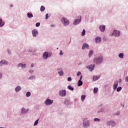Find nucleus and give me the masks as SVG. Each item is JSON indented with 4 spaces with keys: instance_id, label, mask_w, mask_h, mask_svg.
<instances>
[{
    "instance_id": "f257e3e1",
    "label": "nucleus",
    "mask_w": 128,
    "mask_h": 128,
    "mask_svg": "<svg viewBox=\"0 0 128 128\" xmlns=\"http://www.w3.org/2000/svg\"><path fill=\"white\" fill-rule=\"evenodd\" d=\"M102 60L103 57L102 56H100L98 58H96L94 60V62L97 64H99L102 62Z\"/></svg>"
},
{
    "instance_id": "f03ea898",
    "label": "nucleus",
    "mask_w": 128,
    "mask_h": 128,
    "mask_svg": "<svg viewBox=\"0 0 128 128\" xmlns=\"http://www.w3.org/2000/svg\"><path fill=\"white\" fill-rule=\"evenodd\" d=\"M62 22L63 23V24L64 25V26H68L69 24V20L66 19V18H63L62 20Z\"/></svg>"
},
{
    "instance_id": "7ed1b4c3",
    "label": "nucleus",
    "mask_w": 128,
    "mask_h": 128,
    "mask_svg": "<svg viewBox=\"0 0 128 128\" xmlns=\"http://www.w3.org/2000/svg\"><path fill=\"white\" fill-rule=\"evenodd\" d=\"M54 100H50V99H47L45 102L46 106H50L53 103Z\"/></svg>"
},
{
    "instance_id": "20e7f679",
    "label": "nucleus",
    "mask_w": 128,
    "mask_h": 128,
    "mask_svg": "<svg viewBox=\"0 0 128 128\" xmlns=\"http://www.w3.org/2000/svg\"><path fill=\"white\" fill-rule=\"evenodd\" d=\"M59 94L60 96H65L66 95V90H62L60 91Z\"/></svg>"
},
{
    "instance_id": "39448f33",
    "label": "nucleus",
    "mask_w": 128,
    "mask_h": 128,
    "mask_svg": "<svg viewBox=\"0 0 128 128\" xmlns=\"http://www.w3.org/2000/svg\"><path fill=\"white\" fill-rule=\"evenodd\" d=\"M107 124L109 126H114L116 125V123L114 121H109L107 122Z\"/></svg>"
},
{
    "instance_id": "423d86ee",
    "label": "nucleus",
    "mask_w": 128,
    "mask_h": 128,
    "mask_svg": "<svg viewBox=\"0 0 128 128\" xmlns=\"http://www.w3.org/2000/svg\"><path fill=\"white\" fill-rule=\"evenodd\" d=\"M113 35L115 36H118L120 35V31L115 30L113 32Z\"/></svg>"
},
{
    "instance_id": "0eeeda50",
    "label": "nucleus",
    "mask_w": 128,
    "mask_h": 128,
    "mask_svg": "<svg viewBox=\"0 0 128 128\" xmlns=\"http://www.w3.org/2000/svg\"><path fill=\"white\" fill-rule=\"evenodd\" d=\"M32 36L36 37L38 34V32L36 30H32Z\"/></svg>"
},
{
    "instance_id": "6e6552de",
    "label": "nucleus",
    "mask_w": 128,
    "mask_h": 128,
    "mask_svg": "<svg viewBox=\"0 0 128 128\" xmlns=\"http://www.w3.org/2000/svg\"><path fill=\"white\" fill-rule=\"evenodd\" d=\"M100 30L102 32H104L106 29V26L104 25H101L100 27Z\"/></svg>"
},
{
    "instance_id": "1a4fd4ad",
    "label": "nucleus",
    "mask_w": 128,
    "mask_h": 128,
    "mask_svg": "<svg viewBox=\"0 0 128 128\" xmlns=\"http://www.w3.org/2000/svg\"><path fill=\"white\" fill-rule=\"evenodd\" d=\"M8 64V62L5 60H2L0 62V66H2L4 64Z\"/></svg>"
},
{
    "instance_id": "9d476101",
    "label": "nucleus",
    "mask_w": 128,
    "mask_h": 128,
    "mask_svg": "<svg viewBox=\"0 0 128 128\" xmlns=\"http://www.w3.org/2000/svg\"><path fill=\"white\" fill-rule=\"evenodd\" d=\"M90 125V122H88V120L87 121H84V128H86V126H88Z\"/></svg>"
},
{
    "instance_id": "9b49d317",
    "label": "nucleus",
    "mask_w": 128,
    "mask_h": 128,
    "mask_svg": "<svg viewBox=\"0 0 128 128\" xmlns=\"http://www.w3.org/2000/svg\"><path fill=\"white\" fill-rule=\"evenodd\" d=\"M28 112V109H24V108H22L21 112L22 114H26Z\"/></svg>"
},
{
    "instance_id": "f8f14e48",
    "label": "nucleus",
    "mask_w": 128,
    "mask_h": 128,
    "mask_svg": "<svg viewBox=\"0 0 128 128\" xmlns=\"http://www.w3.org/2000/svg\"><path fill=\"white\" fill-rule=\"evenodd\" d=\"M48 52H45L44 54L43 58L44 59H47L48 58Z\"/></svg>"
},
{
    "instance_id": "ddd939ff",
    "label": "nucleus",
    "mask_w": 128,
    "mask_h": 128,
    "mask_svg": "<svg viewBox=\"0 0 128 128\" xmlns=\"http://www.w3.org/2000/svg\"><path fill=\"white\" fill-rule=\"evenodd\" d=\"M96 43L99 44L101 42V38L98 36L96 38Z\"/></svg>"
},
{
    "instance_id": "4468645a",
    "label": "nucleus",
    "mask_w": 128,
    "mask_h": 128,
    "mask_svg": "<svg viewBox=\"0 0 128 128\" xmlns=\"http://www.w3.org/2000/svg\"><path fill=\"white\" fill-rule=\"evenodd\" d=\"M89 48V46L88 44L86 43L84 44L82 46V50H84L85 48Z\"/></svg>"
},
{
    "instance_id": "2eb2a0df",
    "label": "nucleus",
    "mask_w": 128,
    "mask_h": 128,
    "mask_svg": "<svg viewBox=\"0 0 128 128\" xmlns=\"http://www.w3.org/2000/svg\"><path fill=\"white\" fill-rule=\"evenodd\" d=\"M100 78L99 76H93V80L96 82V80H98Z\"/></svg>"
},
{
    "instance_id": "dca6fc26",
    "label": "nucleus",
    "mask_w": 128,
    "mask_h": 128,
    "mask_svg": "<svg viewBox=\"0 0 128 128\" xmlns=\"http://www.w3.org/2000/svg\"><path fill=\"white\" fill-rule=\"evenodd\" d=\"M21 88L20 86H18L15 88V90L16 92H20V90Z\"/></svg>"
},
{
    "instance_id": "f3484780",
    "label": "nucleus",
    "mask_w": 128,
    "mask_h": 128,
    "mask_svg": "<svg viewBox=\"0 0 128 128\" xmlns=\"http://www.w3.org/2000/svg\"><path fill=\"white\" fill-rule=\"evenodd\" d=\"M87 68H89L91 72L94 70V66L92 65H90L88 66Z\"/></svg>"
},
{
    "instance_id": "a211bd4d",
    "label": "nucleus",
    "mask_w": 128,
    "mask_h": 128,
    "mask_svg": "<svg viewBox=\"0 0 128 128\" xmlns=\"http://www.w3.org/2000/svg\"><path fill=\"white\" fill-rule=\"evenodd\" d=\"M80 22V20L76 19L74 22V24L76 25V24H78Z\"/></svg>"
},
{
    "instance_id": "6ab92c4d",
    "label": "nucleus",
    "mask_w": 128,
    "mask_h": 128,
    "mask_svg": "<svg viewBox=\"0 0 128 128\" xmlns=\"http://www.w3.org/2000/svg\"><path fill=\"white\" fill-rule=\"evenodd\" d=\"M18 67H22V68H24L26 67V64H20L18 65Z\"/></svg>"
},
{
    "instance_id": "aec40b11",
    "label": "nucleus",
    "mask_w": 128,
    "mask_h": 128,
    "mask_svg": "<svg viewBox=\"0 0 128 128\" xmlns=\"http://www.w3.org/2000/svg\"><path fill=\"white\" fill-rule=\"evenodd\" d=\"M118 86V82H115V84L114 85V90H116Z\"/></svg>"
},
{
    "instance_id": "412c9836",
    "label": "nucleus",
    "mask_w": 128,
    "mask_h": 128,
    "mask_svg": "<svg viewBox=\"0 0 128 128\" xmlns=\"http://www.w3.org/2000/svg\"><path fill=\"white\" fill-rule=\"evenodd\" d=\"M4 23L2 19L0 18V26L2 27L4 25Z\"/></svg>"
},
{
    "instance_id": "4be33fe9",
    "label": "nucleus",
    "mask_w": 128,
    "mask_h": 128,
    "mask_svg": "<svg viewBox=\"0 0 128 128\" xmlns=\"http://www.w3.org/2000/svg\"><path fill=\"white\" fill-rule=\"evenodd\" d=\"M82 84V82L80 80L78 82V86H81Z\"/></svg>"
},
{
    "instance_id": "5701e85b",
    "label": "nucleus",
    "mask_w": 128,
    "mask_h": 128,
    "mask_svg": "<svg viewBox=\"0 0 128 128\" xmlns=\"http://www.w3.org/2000/svg\"><path fill=\"white\" fill-rule=\"evenodd\" d=\"M27 15H28V17L29 18H32V17H33L32 14H30V12L28 13Z\"/></svg>"
},
{
    "instance_id": "b1692460",
    "label": "nucleus",
    "mask_w": 128,
    "mask_h": 128,
    "mask_svg": "<svg viewBox=\"0 0 128 128\" xmlns=\"http://www.w3.org/2000/svg\"><path fill=\"white\" fill-rule=\"evenodd\" d=\"M98 90V88H94V94H96Z\"/></svg>"
},
{
    "instance_id": "393cba45",
    "label": "nucleus",
    "mask_w": 128,
    "mask_h": 128,
    "mask_svg": "<svg viewBox=\"0 0 128 128\" xmlns=\"http://www.w3.org/2000/svg\"><path fill=\"white\" fill-rule=\"evenodd\" d=\"M44 10H45V8L44 6H42L40 7V11L42 12L44 11Z\"/></svg>"
},
{
    "instance_id": "a878e982",
    "label": "nucleus",
    "mask_w": 128,
    "mask_h": 128,
    "mask_svg": "<svg viewBox=\"0 0 128 128\" xmlns=\"http://www.w3.org/2000/svg\"><path fill=\"white\" fill-rule=\"evenodd\" d=\"M119 57L121 58H124V54L122 53H121L119 54Z\"/></svg>"
},
{
    "instance_id": "bb28decb",
    "label": "nucleus",
    "mask_w": 128,
    "mask_h": 128,
    "mask_svg": "<svg viewBox=\"0 0 128 128\" xmlns=\"http://www.w3.org/2000/svg\"><path fill=\"white\" fill-rule=\"evenodd\" d=\"M58 74L60 76H63L64 72L62 70H60V72H58Z\"/></svg>"
},
{
    "instance_id": "cd10ccee",
    "label": "nucleus",
    "mask_w": 128,
    "mask_h": 128,
    "mask_svg": "<svg viewBox=\"0 0 128 128\" xmlns=\"http://www.w3.org/2000/svg\"><path fill=\"white\" fill-rule=\"evenodd\" d=\"M68 88L69 90H74V88L72 87L71 86H68Z\"/></svg>"
},
{
    "instance_id": "c85d7f7f",
    "label": "nucleus",
    "mask_w": 128,
    "mask_h": 128,
    "mask_svg": "<svg viewBox=\"0 0 128 128\" xmlns=\"http://www.w3.org/2000/svg\"><path fill=\"white\" fill-rule=\"evenodd\" d=\"M92 53H93L92 50H90L89 54H88L90 57L92 56Z\"/></svg>"
},
{
    "instance_id": "c756f323",
    "label": "nucleus",
    "mask_w": 128,
    "mask_h": 128,
    "mask_svg": "<svg viewBox=\"0 0 128 128\" xmlns=\"http://www.w3.org/2000/svg\"><path fill=\"white\" fill-rule=\"evenodd\" d=\"M31 93L30 92H27L26 96H30Z\"/></svg>"
},
{
    "instance_id": "7c9ffc66",
    "label": "nucleus",
    "mask_w": 128,
    "mask_h": 128,
    "mask_svg": "<svg viewBox=\"0 0 128 128\" xmlns=\"http://www.w3.org/2000/svg\"><path fill=\"white\" fill-rule=\"evenodd\" d=\"M85 34H86V30H83V32H82V36H84V35H85Z\"/></svg>"
},
{
    "instance_id": "2f4dec72",
    "label": "nucleus",
    "mask_w": 128,
    "mask_h": 128,
    "mask_svg": "<svg viewBox=\"0 0 128 128\" xmlns=\"http://www.w3.org/2000/svg\"><path fill=\"white\" fill-rule=\"evenodd\" d=\"M34 78H35V76H30L28 78V80H34Z\"/></svg>"
},
{
    "instance_id": "473e14b6",
    "label": "nucleus",
    "mask_w": 128,
    "mask_h": 128,
    "mask_svg": "<svg viewBox=\"0 0 128 128\" xmlns=\"http://www.w3.org/2000/svg\"><path fill=\"white\" fill-rule=\"evenodd\" d=\"M122 90V88L121 87H118V88H117L116 90H117V92H120V90Z\"/></svg>"
},
{
    "instance_id": "72a5a7b5",
    "label": "nucleus",
    "mask_w": 128,
    "mask_h": 128,
    "mask_svg": "<svg viewBox=\"0 0 128 128\" xmlns=\"http://www.w3.org/2000/svg\"><path fill=\"white\" fill-rule=\"evenodd\" d=\"M94 120L95 122H96V121L100 122V118H95L94 119Z\"/></svg>"
},
{
    "instance_id": "f704fd0d",
    "label": "nucleus",
    "mask_w": 128,
    "mask_h": 128,
    "mask_svg": "<svg viewBox=\"0 0 128 128\" xmlns=\"http://www.w3.org/2000/svg\"><path fill=\"white\" fill-rule=\"evenodd\" d=\"M38 120H36L35 122H34V126H36L38 124Z\"/></svg>"
},
{
    "instance_id": "c9c22d12",
    "label": "nucleus",
    "mask_w": 128,
    "mask_h": 128,
    "mask_svg": "<svg viewBox=\"0 0 128 128\" xmlns=\"http://www.w3.org/2000/svg\"><path fill=\"white\" fill-rule=\"evenodd\" d=\"M40 22H37V23L36 24V27H38V26H40Z\"/></svg>"
},
{
    "instance_id": "e433bc0d",
    "label": "nucleus",
    "mask_w": 128,
    "mask_h": 128,
    "mask_svg": "<svg viewBox=\"0 0 128 128\" xmlns=\"http://www.w3.org/2000/svg\"><path fill=\"white\" fill-rule=\"evenodd\" d=\"M85 96H82L81 100L82 102H84V100H85Z\"/></svg>"
},
{
    "instance_id": "4c0bfd02",
    "label": "nucleus",
    "mask_w": 128,
    "mask_h": 128,
    "mask_svg": "<svg viewBox=\"0 0 128 128\" xmlns=\"http://www.w3.org/2000/svg\"><path fill=\"white\" fill-rule=\"evenodd\" d=\"M68 82H71L72 78L70 77L68 78Z\"/></svg>"
},
{
    "instance_id": "58836bf2",
    "label": "nucleus",
    "mask_w": 128,
    "mask_h": 128,
    "mask_svg": "<svg viewBox=\"0 0 128 128\" xmlns=\"http://www.w3.org/2000/svg\"><path fill=\"white\" fill-rule=\"evenodd\" d=\"M48 18V14H47L46 15V19L47 20Z\"/></svg>"
},
{
    "instance_id": "ea45409f",
    "label": "nucleus",
    "mask_w": 128,
    "mask_h": 128,
    "mask_svg": "<svg viewBox=\"0 0 128 128\" xmlns=\"http://www.w3.org/2000/svg\"><path fill=\"white\" fill-rule=\"evenodd\" d=\"M60 56L63 54V52H62V50L60 51Z\"/></svg>"
},
{
    "instance_id": "a19ab883",
    "label": "nucleus",
    "mask_w": 128,
    "mask_h": 128,
    "mask_svg": "<svg viewBox=\"0 0 128 128\" xmlns=\"http://www.w3.org/2000/svg\"><path fill=\"white\" fill-rule=\"evenodd\" d=\"M81 74V72H78L77 74V76H78Z\"/></svg>"
},
{
    "instance_id": "79ce46f5",
    "label": "nucleus",
    "mask_w": 128,
    "mask_h": 128,
    "mask_svg": "<svg viewBox=\"0 0 128 128\" xmlns=\"http://www.w3.org/2000/svg\"><path fill=\"white\" fill-rule=\"evenodd\" d=\"M126 82H128V76H127L126 78Z\"/></svg>"
},
{
    "instance_id": "37998d69",
    "label": "nucleus",
    "mask_w": 128,
    "mask_h": 128,
    "mask_svg": "<svg viewBox=\"0 0 128 128\" xmlns=\"http://www.w3.org/2000/svg\"><path fill=\"white\" fill-rule=\"evenodd\" d=\"M82 76H80V80H82Z\"/></svg>"
},
{
    "instance_id": "c03bdc74",
    "label": "nucleus",
    "mask_w": 128,
    "mask_h": 128,
    "mask_svg": "<svg viewBox=\"0 0 128 128\" xmlns=\"http://www.w3.org/2000/svg\"><path fill=\"white\" fill-rule=\"evenodd\" d=\"M2 78V74L0 73V78Z\"/></svg>"
},
{
    "instance_id": "a18cd8bd",
    "label": "nucleus",
    "mask_w": 128,
    "mask_h": 128,
    "mask_svg": "<svg viewBox=\"0 0 128 128\" xmlns=\"http://www.w3.org/2000/svg\"><path fill=\"white\" fill-rule=\"evenodd\" d=\"M122 82V80L120 79V81H119V82Z\"/></svg>"
},
{
    "instance_id": "49530a36",
    "label": "nucleus",
    "mask_w": 128,
    "mask_h": 128,
    "mask_svg": "<svg viewBox=\"0 0 128 128\" xmlns=\"http://www.w3.org/2000/svg\"><path fill=\"white\" fill-rule=\"evenodd\" d=\"M32 67H33L34 66V64H32V66H31Z\"/></svg>"
},
{
    "instance_id": "de8ad7c7",
    "label": "nucleus",
    "mask_w": 128,
    "mask_h": 128,
    "mask_svg": "<svg viewBox=\"0 0 128 128\" xmlns=\"http://www.w3.org/2000/svg\"><path fill=\"white\" fill-rule=\"evenodd\" d=\"M81 96H86L85 95H82Z\"/></svg>"
},
{
    "instance_id": "09e8293b",
    "label": "nucleus",
    "mask_w": 128,
    "mask_h": 128,
    "mask_svg": "<svg viewBox=\"0 0 128 128\" xmlns=\"http://www.w3.org/2000/svg\"><path fill=\"white\" fill-rule=\"evenodd\" d=\"M8 52L9 53V52L8 51Z\"/></svg>"
},
{
    "instance_id": "8fccbe9b",
    "label": "nucleus",
    "mask_w": 128,
    "mask_h": 128,
    "mask_svg": "<svg viewBox=\"0 0 128 128\" xmlns=\"http://www.w3.org/2000/svg\"><path fill=\"white\" fill-rule=\"evenodd\" d=\"M2 128L1 127V128Z\"/></svg>"
}]
</instances>
